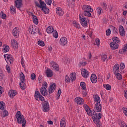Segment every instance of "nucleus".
<instances>
[{
    "label": "nucleus",
    "instance_id": "obj_1",
    "mask_svg": "<svg viewBox=\"0 0 127 127\" xmlns=\"http://www.w3.org/2000/svg\"><path fill=\"white\" fill-rule=\"evenodd\" d=\"M15 117L16 119H17V122L18 124H22V127H25V125H26V121L24 118V116L21 114L20 111H17Z\"/></svg>",
    "mask_w": 127,
    "mask_h": 127
},
{
    "label": "nucleus",
    "instance_id": "obj_2",
    "mask_svg": "<svg viewBox=\"0 0 127 127\" xmlns=\"http://www.w3.org/2000/svg\"><path fill=\"white\" fill-rule=\"evenodd\" d=\"M35 4L36 6L41 8L42 10L45 13V14H48L49 13V8L46 7V4L45 3L42 5H40L37 1H35Z\"/></svg>",
    "mask_w": 127,
    "mask_h": 127
},
{
    "label": "nucleus",
    "instance_id": "obj_3",
    "mask_svg": "<svg viewBox=\"0 0 127 127\" xmlns=\"http://www.w3.org/2000/svg\"><path fill=\"white\" fill-rule=\"evenodd\" d=\"M47 83L46 82H44V84H43V86L41 87L40 88V93L42 95V96H44V97H46L47 95H48V91H47V89L46 88H47Z\"/></svg>",
    "mask_w": 127,
    "mask_h": 127
},
{
    "label": "nucleus",
    "instance_id": "obj_4",
    "mask_svg": "<svg viewBox=\"0 0 127 127\" xmlns=\"http://www.w3.org/2000/svg\"><path fill=\"white\" fill-rule=\"evenodd\" d=\"M20 80L21 81L19 83L20 87L22 90H24L25 89V87H26V84L24 83V81H25V76H24V74L22 72H21Z\"/></svg>",
    "mask_w": 127,
    "mask_h": 127
},
{
    "label": "nucleus",
    "instance_id": "obj_5",
    "mask_svg": "<svg viewBox=\"0 0 127 127\" xmlns=\"http://www.w3.org/2000/svg\"><path fill=\"white\" fill-rule=\"evenodd\" d=\"M70 77H69V76L66 75L65 76V82L66 83H70V82H73V81H75L76 80V73H71L70 74Z\"/></svg>",
    "mask_w": 127,
    "mask_h": 127
},
{
    "label": "nucleus",
    "instance_id": "obj_6",
    "mask_svg": "<svg viewBox=\"0 0 127 127\" xmlns=\"http://www.w3.org/2000/svg\"><path fill=\"white\" fill-rule=\"evenodd\" d=\"M92 119L94 123H99L102 119V113H97L95 115H92Z\"/></svg>",
    "mask_w": 127,
    "mask_h": 127
},
{
    "label": "nucleus",
    "instance_id": "obj_7",
    "mask_svg": "<svg viewBox=\"0 0 127 127\" xmlns=\"http://www.w3.org/2000/svg\"><path fill=\"white\" fill-rule=\"evenodd\" d=\"M79 19L81 25L83 26V27H87V26L88 25V21L89 22V20L85 18L83 16L82 17L79 16Z\"/></svg>",
    "mask_w": 127,
    "mask_h": 127
},
{
    "label": "nucleus",
    "instance_id": "obj_8",
    "mask_svg": "<svg viewBox=\"0 0 127 127\" xmlns=\"http://www.w3.org/2000/svg\"><path fill=\"white\" fill-rule=\"evenodd\" d=\"M42 106L43 112L47 113V112L49 111L50 108L48 101H44L43 103Z\"/></svg>",
    "mask_w": 127,
    "mask_h": 127
},
{
    "label": "nucleus",
    "instance_id": "obj_9",
    "mask_svg": "<svg viewBox=\"0 0 127 127\" xmlns=\"http://www.w3.org/2000/svg\"><path fill=\"white\" fill-rule=\"evenodd\" d=\"M35 98L36 101H38V99L42 101V102L44 101V97L40 94V92L38 91H36L35 92Z\"/></svg>",
    "mask_w": 127,
    "mask_h": 127
},
{
    "label": "nucleus",
    "instance_id": "obj_10",
    "mask_svg": "<svg viewBox=\"0 0 127 127\" xmlns=\"http://www.w3.org/2000/svg\"><path fill=\"white\" fill-rule=\"evenodd\" d=\"M56 89V84L53 83V84L50 85L49 88H48V92H49V97H50V94H52L55 91Z\"/></svg>",
    "mask_w": 127,
    "mask_h": 127
},
{
    "label": "nucleus",
    "instance_id": "obj_11",
    "mask_svg": "<svg viewBox=\"0 0 127 127\" xmlns=\"http://www.w3.org/2000/svg\"><path fill=\"white\" fill-rule=\"evenodd\" d=\"M81 74L83 78H88L89 76V71L85 68H82L81 69Z\"/></svg>",
    "mask_w": 127,
    "mask_h": 127
},
{
    "label": "nucleus",
    "instance_id": "obj_12",
    "mask_svg": "<svg viewBox=\"0 0 127 127\" xmlns=\"http://www.w3.org/2000/svg\"><path fill=\"white\" fill-rule=\"evenodd\" d=\"M95 112H102V104L101 103H96L94 107Z\"/></svg>",
    "mask_w": 127,
    "mask_h": 127
},
{
    "label": "nucleus",
    "instance_id": "obj_13",
    "mask_svg": "<svg viewBox=\"0 0 127 127\" xmlns=\"http://www.w3.org/2000/svg\"><path fill=\"white\" fill-rule=\"evenodd\" d=\"M29 32L31 34H36V27L35 26H32L29 28Z\"/></svg>",
    "mask_w": 127,
    "mask_h": 127
},
{
    "label": "nucleus",
    "instance_id": "obj_14",
    "mask_svg": "<svg viewBox=\"0 0 127 127\" xmlns=\"http://www.w3.org/2000/svg\"><path fill=\"white\" fill-rule=\"evenodd\" d=\"M51 66L54 69V70H56V71H59V65L57 63L53 62L51 63Z\"/></svg>",
    "mask_w": 127,
    "mask_h": 127
},
{
    "label": "nucleus",
    "instance_id": "obj_15",
    "mask_svg": "<svg viewBox=\"0 0 127 127\" xmlns=\"http://www.w3.org/2000/svg\"><path fill=\"white\" fill-rule=\"evenodd\" d=\"M15 4L17 8H20L22 5V0H16L15 1Z\"/></svg>",
    "mask_w": 127,
    "mask_h": 127
},
{
    "label": "nucleus",
    "instance_id": "obj_16",
    "mask_svg": "<svg viewBox=\"0 0 127 127\" xmlns=\"http://www.w3.org/2000/svg\"><path fill=\"white\" fill-rule=\"evenodd\" d=\"M74 101L78 105H83L84 104V99L80 97L75 98Z\"/></svg>",
    "mask_w": 127,
    "mask_h": 127
},
{
    "label": "nucleus",
    "instance_id": "obj_17",
    "mask_svg": "<svg viewBox=\"0 0 127 127\" xmlns=\"http://www.w3.org/2000/svg\"><path fill=\"white\" fill-rule=\"evenodd\" d=\"M84 11H90L93 12V8L91 7L89 5H84L82 8Z\"/></svg>",
    "mask_w": 127,
    "mask_h": 127
},
{
    "label": "nucleus",
    "instance_id": "obj_18",
    "mask_svg": "<svg viewBox=\"0 0 127 127\" xmlns=\"http://www.w3.org/2000/svg\"><path fill=\"white\" fill-rule=\"evenodd\" d=\"M93 99L94 100V102H95L96 104H100L101 103V99H100V97L99 95H98V94H94Z\"/></svg>",
    "mask_w": 127,
    "mask_h": 127
},
{
    "label": "nucleus",
    "instance_id": "obj_19",
    "mask_svg": "<svg viewBox=\"0 0 127 127\" xmlns=\"http://www.w3.org/2000/svg\"><path fill=\"white\" fill-rule=\"evenodd\" d=\"M120 71V65L118 64H116L113 67V72L114 74L119 72Z\"/></svg>",
    "mask_w": 127,
    "mask_h": 127
},
{
    "label": "nucleus",
    "instance_id": "obj_20",
    "mask_svg": "<svg viewBox=\"0 0 127 127\" xmlns=\"http://www.w3.org/2000/svg\"><path fill=\"white\" fill-rule=\"evenodd\" d=\"M90 80L93 84H95L97 83V75L95 74H92L91 77H90Z\"/></svg>",
    "mask_w": 127,
    "mask_h": 127
},
{
    "label": "nucleus",
    "instance_id": "obj_21",
    "mask_svg": "<svg viewBox=\"0 0 127 127\" xmlns=\"http://www.w3.org/2000/svg\"><path fill=\"white\" fill-rule=\"evenodd\" d=\"M119 32L121 36H125L126 31H125V28H124V27L122 25L119 26Z\"/></svg>",
    "mask_w": 127,
    "mask_h": 127
},
{
    "label": "nucleus",
    "instance_id": "obj_22",
    "mask_svg": "<svg viewBox=\"0 0 127 127\" xmlns=\"http://www.w3.org/2000/svg\"><path fill=\"white\" fill-rule=\"evenodd\" d=\"M60 41L61 42V45L62 46H65L66 44H67V42H68V41H67V38L65 37H63L61 38Z\"/></svg>",
    "mask_w": 127,
    "mask_h": 127
},
{
    "label": "nucleus",
    "instance_id": "obj_23",
    "mask_svg": "<svg viewBox=\"0 0 127 127\" xmlns=\"http://www.w3.org/2000/svg\"><path fill=\"white\" fill-rule=\"evenodd\" d=\"M47 77L50 78L53 76V71L50 68H48L46 71Z\"/></svg>",
    "mask_w": 127,
    "mask_h": 127
},
{
    "label": "nucleus",
    "instance_id": "obj_24",
    "mask_svg": "<svg viewBox=\"0 0 127 127\" xmlns=\"http://www.w3.org/2000/svg\"><path fill=\"white\" fill-rule=\"evenodd\" d=\"M17 94L15 90H10L8 92V95L10 98H13Z\"/></svg>",
    "mask_w": 127,
    "mask_h": 127
},
{
    "label": "nucleus",
    "instance_id": "obj_25",
    "mask_svg": "<svg viewBox=\"0 0 127 127\" xmlns=\"http://www.w3.org/2000/svg\"><path fill=\"white\" fill-rule=\"evenodd\" d=\"M56 13H58V15L61 16L64 14V12L62 11V9H61V8L58 7L56 8Z\"/></svg>",
    "mask_w": 127,
    "mask_h": 127
},
{
    "label": "nucleus",
    "instance_id": "obj_26",
    "mask_svg": "<svg viewBox=\"0 0 127 127\" xmlns=\"http://www.w3.org/2000/svg\"><path fill=\"white\" fill-rule=\"evenodd\" d=\"M110 47L113 50H115V49H118L119 48V44L111 43Z\"/></svg>",
    "mask_w": 127,
    "mask_h": 127
},
{
    "label": "nucleus",
    "instance_id": "obj_27",
    "mask_svg": "<svg viewBox=\"0 0 127 127\" xmlns=\"http://www.w3.org/2000/svg\"><path fill=\"white\" fill-rule=\"evenodd\" d=\"M11 45L13 48H15L16 49H17L18 48V44L17 43V41L15 40H13Z\"/></svg>",
    "mask_w": 127,
    "mask_h": 127
},
{
    "label": "nucleus",
    "instance_id": "obj_28",
    "mask_svg": "<svg viewBox=\"0 0 127 127\" xmlns=\"http://www.w3.org/2000/svg\"><path fill=\"white\" fill-rule=\"evenodd\" d=\"M12 32H13V36H14V37H15L16 36H17L19 32V31H18V28L17 27L14 28L13 29Z\"/></svg>",
    "mask_w": 127,
    "mask_h": 127
},
{
    "label": "nucleus",
    "instance_id": "obj_29",
    "mask_svg": "<svg viewBox=\"0 0 127 127\" xmlns=\"http://www.w3.org/2000/svg\"><path fill=\"white\" fill-rule=\"evenodd\" d=\"M46 31L47 33H52L54 31V29L53 27L50 26L47 28Z\"/></svg>",
    "mask_w": 127,
    "mask_h": 127
},
{
    "label": "nucleus",
    "instance_id": "obj_30",
    "mask_svg": "<svg viewBox=\"0 0 127 127\" xmlns=\"http://www.w3.org/2000/svg\"><path fill=\"white\" fill-rule=\"evenodd\" d=\"M32 18H33V22L35 24H38V18H37V17L34 15H32Z\"/></svg>",
    "mask_w": 127,
    "mask_h": 127
},
{
    "label": "nucleus",
    "instance_id": "obj_31",
    "mask_svg": "<svg viewBox=\"0 0 127 127\" xmlns=\"http://www.w3.org/2000/svg\"><path fill=\"white\" fill-rule=\"evenodd\" d=\"M112 40L113 42H111V43L117 44L120 42V39H119V38H118L117 37H113L112 38Z\"/></svg>",
    "mask_w": 127,
    "mask_h": 127
},
{
    "label": "nucleus",
    "instance_id": "obj_32",
    "mask_svg": "<svg viewBox=\"0 0 127 127\" xmlns=\"http://www.w3.org/2000/svg\"><path fill=\"white\" fill-rule=\"evenodd\" d=\"M2 111H3V115L2 114L1 115V117L2 118H5V117H7V116H8V112H7V111H6V110L3 109L2 110Z\"/></svg>",
    "mask_w": 127,
    "mask_h": 127
},
{
    "label": "nucleus",
    "instance_id": "obj_33",
    "mask_svg": "<svg viewBox=\"0 0 127 127\" xmlns=\"http://www.w3.org/2000/svg\"><path fill=\"white\" fill-rule=\"evenodd\" d=\"M114 74L118 80H122V79H123V76L121 75V73L119 72H115Z\"/></svg>",
    "mask_w": 127,
    "mask_h": 127
},
{
    "label": "nucleus",
    "instance_id": "obj_34",
    "mask_svg": "<svg viewBox=\"0 0 127 127\" xmlns=\"http://www.w3.org/2000/svg\"><path fill=\"white\" fill-rule=\"evenodd\" d=\"M90 12L91 11H84L83 12V14L85 16H88L89 17H91V16H92V14Z\"/></svg>",
    "mask_w": 127,
    "mask_h": 127
},
{
    "label": "nucleus",
    "instance_id": "obj_35",
    "mask_svg": "<svg viewBox=\"0 0 127 127\" xmlns=\"http://www.w3.org/2000/svg\"><path fill=\"white\" fill-rule=\"evenodd\" d=\"M8 51H9V47L5 45V47L2 49V52H3V53H6V52H8Z\"/></svg>",
    "mask_w": 127,
    "mask_h": 127
},
{
    "label": "nucleus",
    "instance_id": "obj_36",
    "mask_svg": "<svg viewBox=\"0 0 127 127\" xmlns=\"http://www.w3.org/2000/svg\"><path fill=\"white\" fill-rule=\"evenodd\" d=\"M5 108V103L3 101L0 102V110H4Z\"/></svg>",
    "mask_w": 127,
    "mask_h": 127
},
{
    "label": "nucleus",
    "instance_id": "obj_37",
    "mask_svg": "<svg viewBox=\"0 0 127 127\" xmlns=\"http://www.w3.org/2000/svg\"><path fill=\"white\" fill-rule=\"evenodd\" d=\"M97 113H96V111H95V110H92L91 111V110L89 111V112H88L87 115H88V116H95V114H96Z\"/></svg>",
    "mask_w": 127,
    "mask_h": 127
},
{
    "label": "nucleus",
    "instance_id": "obj_38",
    "mask_svg": "<svg viewBox=\"0 0 127 127\" xmlns=\"http://www.w3.org/2000/svg\"><path fill=\"white\" fill-rule=\"evenodd\" d=\"M80 86L81 87V89L86 91V83L84 82H80Z\"/></svg>",
    "mask_w": 127,
    "mask_h": 127
},
{
    "label": "nucleus",
    "instance_id": "obj_39",
    "mask_svg": "<svg viewBox=\"0 0 127 127\" xmlns=\"http://www.w3.org/2000/svg\"><path fill=\"white\" fill-rule=\"evenodd\" d=\"M103 87L106 89V90H111L112 86L110 84H104Z\"/></svg>",
    "mask_w": 127,
    "mask_h": 127
},
{
    "label": "nucleus",
    "instance_id": "obj_40",
    "mask_svg": "<svg viewBox=\"0 0 127 127\" xmlns=\"http://www.w3.org/2000/svg\"><path fill=\"white\" fill-rule=\"evenodd\" d=\"M108 59V56L106 55H104L101 57V60L103 62H105Z\"/></svg>",
    "mask_w": 127,
    "mask_h": 127
},
{
    "label": "nucleus",
    "instance_id": "obj_41",
    "mask_svg": "<svg viewBox=\"0 0 127 127\" xmlns=\"http://www.w3.org/2000/svg\"><path fill=\"white\" fill-rule=\"evenodd\" d=\"M83 107L87 112V114H88V112L90 111L91 110L90 109V108H89V106L87 105V104H84Z\"/></svg>",
    "mask_w": 127,
    "mask_h": 127
},
{
    "label": "nucleus",
    "instance_id": "obj_42",
    "mask_svg": "<svg viewBox=\"0 0 127 127\" xmlns=\"http://www.w3.org/2000/svg\"><path fill=\"white\" fill-rule=\"evenodd\" d=\"M66 122L63 119L61 121V127H65L66 126Z\"/></svg>",
    "mask_w": 127,
    "mask_h": 127
},
{
    "label": "nucleus",
    "instance_id": "obj_43",
    "mask_svg": "<svg viewBox=\"0 0 127 127\" xmlns=\"http://www.w3.org/2000/svg\"><path fill=\"white\" fill-rule=\"evenodd\" d=\"M53 35L55 38H58V32H57V31H54L53 32Z\"/></svg>",
    "mask_w": 127,
    "mask_h": 127
},
{
    "label": "nucleus",
    "instance_id": "obj_44",
    "mask_svg": "<svg viewBox=\"0 0 127 127\" xmlns=\"http://www.w3.org/2000/svg\"><path fill=\"white\" fill-rule=\"evenodd\" d=\"M6 59L9 60V62L10 63V64H12V63H13V58H12V57H7Z\"/></svg>",
    "mask_w": 127,
    "mask_h": 127
},
{
    "label": "nucleus",
    "instance_id": "obj_45",
    "mask_svg": "<svg viewBox=\"0 0 127 127\" xmlns=\"http://www.w3.org/2000/svg\"><path fill=\"white\" fill-rule=\"evenodd\" d=\"M0 15H1L2 19H5V18H6V14H4L2 11H1Z\"/></svg>",
    "mask_w": 127,
    "mask_h": 127
},
{
    "label": "nucleus",
    "instance_id": "obj_46",
    "mask_svg": "<svg viewBox=\"0 0 127 127\" xmlns=\"http://www.w3.org/2000/svg\"><path fill=\"white\" fill-rule=\"evenodd\" d=\"M38 45H40V46H45V44H44V42L43 41H38Z\"/></svg>",
    "mask_w": 127,
    "mask_h": 127
},
{
    "label": "nucleus",
    "instance_id": "obj_47",
    "mask_svg": "<svg viewBox=\"0 0 127 127\" xmlns=\"http://www.w3.org/2000/svg\"><path fill=\"white\" fill-rule=\"evenodd\" d=\"M73 26L75 27H76V28H79V27H80V25H79V23H78L75 21L73 22Z\"/></svg>",
    "mask_w": 127,
    "mask_h": 127
},
{
    "label": "nucleus",
    "instance_id": "obj_48",
    "mask_svg": "<svg viewBox=\"0 0 127 127\" xmlns=\"http://www.w3.org/2000/svg\"><path fill=\"white\" fill-rule=\"evenodd\" d=\"M4 77V75L2 73V71H0V81L3 80Z\"/></svg>",
    "mask_w": 127,
    "mask_h": 127
},
{
    "label": "nucleus",
    "instance_id": "obj_49",
    "mask_svg": "<svg viewBox=\"0 0 127 127\" xmlns=\"http://www.w3.org/2000/svg\"><path fill=\"white\" fill-rule=\"evenodd\" d=\"M95 42L97 46H100V44H101V41H100V39H96L95 40Z\"/></svg>",
    "mask_w": 127,
    "mask_h": 127
},
{
    "label": "nucleus",
    "instance_id": "obj_50",
    "mask_svg": "<svg viewBox=\"0 0 127 127\" xmlns=\"http://www.w3.org/2000/svg\"><path fill=\"white\" fill-rule=\"evenodd\" d=\"M45 2L48 5H51V3H52V0H45Z\"/></svg>",
    "mask_w": 127,
    "mask_h": 127
},
{
    "label": "nucleus",
    "instance_id": "obj_51",
    "mask_svg": "<svg viewBox=\"0 0 127 127\" xmlns=\"http://www.w3.org/2000/svg\"><path fill=\"white\" fill-rule=\"evenodd\" d=\"M120 69H122V70H124L125 69V67H126V65H125V64L123 63H121L120 64Z\"/></svg>",
    "mask_w": 127,
    "mask_h": 127
},
{
    "label": "nucleus",
    "instance_id": "obj_52",
    "mask_svg": "<svg viewBox=\"0 0 127 127\" xmlns=\"http://www.w3.org/2000/svg\"><path fill=\"white\" fill-rule=\"evenodd\" d=\"M36 78V75H35V73H33L31 74V80H34Z\"/></svg>",
    "mask_w": 127,
    "mask_h": 127
},
{
    "label": "nucleus",
    "instance_id": "obj_53",
    "mask_svg": "<svg viewBox=\"0 0 127 127\" xmlns=\"http://www.w3.org/2000/svg\"><path fill=\"white\" fill-rule=\"evenodd\" d=\"M127 52V50L124 49H122V50H119V53L120 54H123V53H126Z\"/></svg>",
    "mask_w": 127,
    "mask_h": 127
},
{
    "label": "nucleus",
    "instance_id": "obj_54",
    "mask_svg": "<svg viewBox=\"0 0 127 127\" xmlns=\"http://www.w3.org/2000/svg\"><path fill=\"white\" fill-rule=\"evenodd\" d=\"M97 9H98V12L99 14H101V13H102V10H103V9L101 8V7H98L97 8Z\"/></svg>",
    "mask_w": 127,
    "mask_h": 127
},
{
    "label": "nucleus",
    "instance_id": "obj_55",
    "mask_svg": "<svg viewBox=\"0 0 127 127\" xmlns=\"http://www.w3.org/2000/svg\"><path fill=\"white\" fill-rule=\"evenodd\" d=\"M111 34V29H109L106 30V35L107 36H109Z\"/></svg>",
    "mask_w": 127,
    "mask_h": 127
},
{
    "label": "nucleus",
    "instance_id": "obj_56",
    "mask_svg": "<svg viewBox=\"0 0 127 127\" xmlns=\"http://www.w3.org/2000/svg\"><path fill=\"white\" fill-rule=\"evenodd\" d=\"M101 6H102L103 8L106 9L108 7V5H107L106 3L103 2V4L101 5Z\"/></svg>",
    "mask_w": 127,
    "mask_h": 127
},
{
    "label": "nucleus",
    "instance_id": "obj_57",
    "mask_svg": "<svg viewBox=\"0 0 127 127\" xmlns=\"http://www.w3.org/2000/svg\"><path fill=\"white\" fill-rule=\"evenodd\" d=\"M123 112H124V114L125 115V116L127 117V108L123 109Z\"/></svg>",
    "mask_w": 127,
    "mask_h": 127
},
{
    "label": "nucleus",
    "instance_id": "obj_58",
    "mask_svg": "<svg viewBox=\"0 0 127 127\" xmlns=\"http://www.w3.org/2000/svg\"><path fill=\"white\" fill-rule=\"evenodd\" d=\"M82 65V66H86V65H87V63H86V62H80V64H79V66H81V65Z\"/></svg>",
    "mask_w": 127,
    "mask_h": 127
},
{
    "label": "nucleus",
    "instance_id": "obj_59",
    "mask_svg": "<svg viewBox=\"0 0 127 127\" xmlns=\"http://www.w3.org/2000/svg\"><path fill=\"white\" fill-rule=\"evenodd\" d=\"M10 9H11L12 11L15 12V7H13V6H11L10 7Z\"/></svg>",
    "mask_w": 127,
    "mask_h": 127
},
{
    "label": "nucleus",
    "instance_id": "obj_60",
    "mask_svg": "<svg viewBox=\"0 0 127 127\" xmlns=\"http://www.w3.org/2000/svg\"><path fill=\"white\" fill-rule=\"evenodd\" d=\"M3 93V88L0 86V95H1Z\"/></svg>",
    "mask_w": 127,
    "mask_h": 127
},
{
    "label": "nucleus",
    "instance_id": "obj_61",
    "mask_svg": "<svg viewBox=\"0 0 127 127\" xmlns=\"http://www.w3.org/2000/svg\"><path fill=\"white\" fill-rule=\"evenodd\" d=\"M21 64L22 67H23V68H24V66H25V65H24V62L23 61V58H22V59H21Z\"/></svg>",
    "mask_w": 127,
    "mask_h": 127
},
{
    "label": "nucleus",
    "instance_id": "obj_62",
    "mask_svg": "<svg viewBox=\"0 0 127 127\" xmlns=\"http://www.w3.org/2000/svg\"><path fill=\"white\" fill-rule=\"evenodd\" d=\"M39 0L40 5H41L42 4H44V3H45V2L43 1H42V0Z\"/></svg>",
    "mask_w": 127,
    "mask_h": 127
},
{
    "label": "nucleus",
    "instance_id": "obj_63",
    "mask_svg": "<svg viewBox=\"0 0 127 127\" xmlns=\"http://www.w3.org/2000/svg\"><path fill=\"white\" fill-rule=\"evenodd\" d=\"M6 70L8 71V72H9L10 71V67L8 66V65H6Z\"/></svg>",
    "mask_w": 127,
    "mask_h": 127
},
{
    "label": "nucleus",
    "instance_id": "obj_64",
    "mask_svg": "<svg viewBox=\"0 0 127 127\" xmlns=\"http://www.w3.org/2000/svg\"><path fill=\"white\" fill-rule=\"evenodd\" d=\"M124 50H126V52L127 51V44H125L124 45Z\"/></svg>",
    "mask_w": 127,
    "mask_h": 127
}]
</instances>
